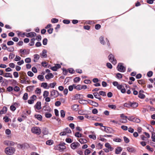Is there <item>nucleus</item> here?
Returning a JSON list of instances; mask_svg holds the SVG:
<instances>
[{
	"label": "nucleus",
	"mask_w": 155,
	"mask_h": 155,
	"mask_svg": "<svg viewBox=\"0 0 155 155\" xmlns=\"http://www.w3.org/2000/svg\"><path fill=\"white\" fill-rule=\"evenodd\" d=\"M15 56V55L14 54L12 53H11L9 55V59H12L14 58Z\"/></svg>",
	"instance_id": "60"
},
{
	"label": "nucleus",
	"mask_w": 155,
	"mask_h": 155,
	"mask_svg": "<svg viewBox=\"0 0 155 155\" xmlns=\"http://www.w3.org/2000/svg\"><path fill=\"white\" fill-rule=\"evenodd\" d=\"M13 90L15 91L18 92L20 91V88L16 86L14 87Z\"/></svg>",
	"instance_id": "58"
},
{
	"label": "nucleus",
	"mask_w": 155,
	"mask_h": 155,
	"mask_svg": "<svg viewBox=\"0 0 155 155\" xmlns=\"http://www.w3.org/2000/svg\"><path fill=\"white\" fill-rule=\"evenodd\" d=\"M109 108L114 110H115L117 108V106L115 105L109 104L108 105Z\"/></svg>",
	"instance_id": "32"
},
{
	"label": "nucleus",
	"mask_w": 155,
	"mask_h": 155,
	"mask_svg": "<svg viewBox=\"0 0 155 155\" xmlns=\"http://www.w3.org/2000/svg\"><path fill=\"white\" fill-rule=\"evenodd\" d=\"M64 130L65 131L66 133L70 134L71 132V131L68 127H67L66 128L64 129Z\"/></svg>",
	"instance_id": "43"
},
{
	"label": "nucleus",
	"mask_w": 155,
	"mask_h": 155,
	"mask_svg": "<svg viewBox=\"0 0 155 155\" xmlns=\"http://www.w3.org/2000/svg\"><path fill=\"white\" fill-rule=\"evenodd\" d=\"M13 74L14 77L15 78H17L18 77L19 75L18 73V72L16 71L14 72H13Z\"/></svg>",
	"instance_id": "62"
},
{
	"label": "nucleus",
	"mask_w": 155,
	"mask_h": 155,
	"mask_svg": "<svg viewBox=\"0 0 155 155\" xmlns=\"http://www.w3.org/2000/svg\"><path fill=\"white\" fill-rule=\"evenodd\" d=\"M150 127L152 129L151 131H150L151 132L152 135L151 138L152 139V141L154 142H155V133L153 132L154 130L153 128L151 126H150Z\"/></svg>",
	"instance_id": "12"
},
{
	"label": "nucleus",
	"mask_w": 155,
	"mask_h": 155,
	"mask_svg": "<svg viewBox=\"0 0 155 155\" xmlns=\"http://www.w3.org/2000/svg\"><path fill=\"white\" fill-rule=\"evenodd\" d=\"M3 119L5 122H7L9 121L10 119L7 116H5L3 117Z\"/></svg>",
	"instance_id": "55"
},
{
	"label": "nucleus",
	"mask_w": 155,
	"mask_h": 155,
	"mask_svg": "<svg viewBox=\"0 0 155 155\" xmlns=\"http://www.w3.org/2000/svg\"><path fill=\"white\" fill-rule=\"evenodd\" d=\"M74 89H76L78 90H80L81 89V85L80 84H78L76 85L74 84Z\"/></svg>",
	"instance_id": "34"
},
{
	"label": "nucleus",
	"mask_w": 155,
	"mask_h": 155,
	"mask_svg": "<svg viewBox=\"0 0 155 155\" xmlns=\"http://www.w3.org/2000/svg\"><path fill=\"white\" fill-rule=\"evenodd\" d=\"M61 67V65L59 64H56L54 66L52 67L51 69L53 71H57L58 69L60 68Z\"/></svg>",
	"instance_id": "14"
},
{
	"label": "nucleus",
	"mask_w": 155,
	"mask_h": 155,
	"mask_svg": "<svg viewBox=\"0 0 155 155\" xmlns=\"http://www.w3.org/2000/svg\"><path fill=\"white\" fill-rule=\"evenodd\" d=\"M79 141L81 143H86L87 142V140L84 138H80Z\"/></svg>",
	"instance_id": "30"
},
{
	"label": "nucleus",
	"mask_w": 155,
	"mask_h": 155,
	"mask_svg": "<svg viewBox=\"0 0 155 155\" xmlns=\"http://www.w3.org/2000/svg\"><path fill=\"white\" fill-rule=\"evenodd\" d=\"M61 103L59 101H56L55 103V105L56 106L58 107L60 105Z\"/></svg>",
	"instance_id": "63"
},
{
	"label": "nucleus",
	"mask_w": 155,
	"mask_h": 155,
	"mask_svg": "<svg viewBox=\"0 0 155 155\" xmlns=\"http://www.w3.org/2000/svg\"><path fill=\"white\" fill-rule=\"evenodd\" d=\"M127 150L129 153H133L135 152V150L134 148L133 147H127Z\"/></svg>",
	"instance_id": "17"
},
{
	"label": "nucleus",
	"mask_w": 155,
	"mask_h": 155,
	"mask_svg": "<svg viewBox=\"0 0 155 155\" xmlns=\"http://www.w3.org/2000/svg\"><path fill=\"white\" fill-rule=\"evenodd\" d=\"M47 51L45 50H43L42 52L40 54L42 56V58H46L47 57Z\"/></svg>",
	"instance_id": "20"
},
{
	"label": "nucleus",
	"mask_w": 155,
	"mask_h": 155,
	"mask_svg": "<svg viewBox=\"0 0 155 155\" xmlns=\"http://www.w3.org/2000/svg\"><path fill=\"white\" fill-rule=\"evenodd\" d=\"M35 92L36 94L40 95L41 93V90L38 88H37L35 90Z\"/></svg>",
	"instance_id": "31"
},
{
	"label": "nucleus",
	"mask_w": 155,
	"mask_h": 155,
	"mask_svg": "<svg viewBox=\"0 0 155 155\" xmlns=\"http://www.w3.org/2000/svg\"><path fill=\"white\" fill-rule=\"evenodd\" d=\"M122 150V149L120 147H117L115 150V153L116 154H118L120 153Z\"/></svg>",
	"instance_id": "23"
},
{
	"label": "nucleus",
	"mask_w": 155,
	"mask_h": 155,
	"mask_svg": "<svg viewBox=\"0 0 155 155\" xmlns=\"http://www.w3.org/2000/svg\"><path fill=\"white\" fill-rule=\"evenodd\" d=\"M35 117L39 120L41 121L42 120V116L40 114H35Z\"/></svg>",
	"instance_id": "29"
},
{
	"label": "nucleus",
	"mask_w": 155,
	"mask_h": 155,
	"mask_svg": "<svg viewBox=\"0 0 155 155\" xmlns=\"http://www.w3.org/2000/svg\"><path fill=\"white\" fill-rule=\"evenodd\" d=\"M105 146L106 147L108 148V149L110 151H112L113 150V148H112L110 144L108 143H107L105 144Z\"/></svg>",
	"instance_id": "24"
},
{
	"label": "nucleus",
	"mask_w": 155,
	"mask_h": 155,
	"mask_svg": "<svg viewBox=\"0 0 155 155\" xmlns=\"http://www.w3.org/2000/svg\"><path fill=\"white\" fill-rule=\"evenodd\" d=\"M3 76L5 78H12L13 77L12 74L10 73H4L3 74Z\"/></svg>",
	"instance_id": "22"
},
{
	"label": "nucleus",
	"mask_w": 155,
	"mask_h": 155,
	"mask_svg": "<svg viewBox=\"0 0 155 155\" xmlns=\"http://www.w3.org/2000/svg\"><path fill=\"white\" fill-rule=\"evenodd\" d=\"M35 40V38H32L31 39L30 42L29 44L30 46H32L34 45Z\"/></svg>",
	"instance_id": "35"
},
{
	"label": "nucleus",
	"mask_w": 155,
	"mask_h": 155,
	"mask_svg": "<svg viewBox=\"0 0 155 155\" xmlns=\"http://www.w3.org/2000/svg\"><path fill=\"white\" fill-rule=\"evenodd\" d=\"M38 79L41 81H44V77L41 75H39L37 77Z\"/></svg>",
	"instance_id": "28"
},
{
	"label": "nucleus",
	"mask_w": 155,
	"mask_h": 155,
	"mask_svg": "<svg viewBox=\"0 0 155 155\" xmlns=\"http://www.w3.org/2000/svg\"><path fill=\"white\" fill-rule=\"evenodd\" d=\"M80 80V78L78 77H76L74 79V81L75 83L78 82Z\"/></svg>",
	"instance_id": "52"
},
{
	"label": "nucleus",
	"mask_w": 155,
	"mask_h": 155,
	"mask_svg": "<svg viewBox=\"0 0 155 155\" xmlns=\"http://www.w3.org/2000/svg\"><path fill=\"white\" fill-rule=\"evenodd\" d=\"M117 87L118 90H120L122 93L124 94L125 93L126 90L122 85L119 84Z\"/></svg>",
	"instance_id": "6"
},
{
	"label": "nucleus",
	"mask_w": 155,
	"mask_h": 155,
	"mask_svg": "<svg viewBox=\"0 0 155 155\" xmlns=\"http://www.w3.org/2000/svg\"><path fill=\"white\" fill-rule=\"evenodd\" d=\"M58 96V92L55 90H53L50 92V96L52 98H55Z\"/></svg>",
	"instance_id": "4"
},
{
	"label": "nucleus",
	"mask_w": 155,
	"mask_h": 155,
	"mask_svg": "<svg viewBox=\"0 0 155 155\" xmlns=\"http://www.w3.org/2000/svg\"><path fill=\"white\" fill-rule=\"evenodd\" d=\"M7 50L8 51H13L14 50V48L13 47L7 48Z\"/></svg>",
	"instance_id": "59"
},
{
	"label": "nucleus",
	"mask_w": 155,
	"mask_h": 155,
	"mask_svg": "<svg viewBox=\"0 0 155 155\" xmlns=\"http://www.w3.org/2000/svg\"><path fill=\"white\" fill-rule=\"evenodd\" d=\"M16 108L15 107L14 105H12L10 107V109L12 111H14L16 110Z\"/></svg>",
	"instance_id": "64"
},
{
	"label": "nucleus",
	"mask_w": 155,
	"mask_h": 155,
	"mask_svg": "<svg viewBox=\"0 0 155 155\" xmlns=\"http://www.w3.org/2000/svg\"><path fill=\"white\" fill-rule=\"evenodd\" d=\"M45 116L46 118H49L52 116V115L51 113H45Z\"/></svg>",
	"instance_id": "41"
},
{
	"label": "nucleus",
	"mask_w": 155,
	"mask_h": 155,
	"mask_svg": "<svg viewBox=\"0 0 155 155\" xmlns=\"http://www.w3.org/2000/svg\"><path fill=\"white\" fill-rule=\"evenodd\" d=\"M41 87L45 89H48L50 88V87L48 85L47 83L43 82L41 84Z\"/></svg>",
	"instance_id": "19"
},
{
	"label": "nucleus",
	"mask_w": 155,
	"mask_h": 155,
	"mask_svg": "<svg viewBox=\"0 0 155 155\" xmlns=\"http://www.w3.org/2000/svg\"><path fill=\"white\" fill-rule=\"evenodd\" d=\"M31 131L34 134L37 135H40L41 133V129L38 127H34L31 128Z\"/></svg>",
	"instance_id": "2"
},
{
	"label": "nucleus",
	"mask_w": 155,
	"mask_h": 155,
	"mask_svg": "<svg viewBox=\"0 0 155 155\" xmlns=\"http://www.w3.org/2000/svg\"><path fill=\"white\" fill-rule=\"evenodd\" d=\"M109 60L113 64H115L117 63V61L114 58V55L112 54H110L108 56Z\"/></svg>",
	"instance_id": "5"
},
{
	"label": "nucleus",
	"mask_w": 155,
	"mask_h": 155,
	"mask_svg": "<svg viewBox=\"0 0 155 155\" xmlns=\"http://www.w3.org/2000/svg\"><path fill=\"white\" fill-rule=\"evenodd\" d=\"M93 95L94 97L96 98H97L99 97H100V94H99L97 92H94L93 93Z\"/></svg>",
	"instance_id": "49"
},
{
	"label": "nucleus",
	"mask_w": 155,
	"mask_h": 155,
	"mask_svg": "<svg viewBox=\"0 0 155 155\" xmlns=\"http://www.w3.org/2000/svg\"><path fill=\"white\" fill-rule=\"evenodd\" d=\"M82 95L80 94H77L74 96L75 99H78L81 98V96Z\"/></svg>",
	"instance_id": "40"
},
{
	"label": "nucleus",
	"mask_w": 155,
	"mask_h": 155,
	"mask_svg": "<svg viewBox=\"0 0 155 155\" xmlns=\"http://www.w3.org/2000/svg\"><path fill=\"white\" fill-rule=\"evenodd\" d=\"M138 97L141 99H143L145 97V96L142 94H139Z\"/></svg>",
	"instance_id": "54"
},
{
	"label": "nucleus",
	"mask_w": 155,
	"mask_h": 155,
	"mask_svg": "<svg viewBox=\"0 0 155 155\" xmlns=\"http://www.w3.org/2000/svg\"><path fill=\"white\" fill-rule=\"evenodd\" d=\"M28 94L27 93H25L23 97V99L24 100H26L28 99Z\"/></svg>",
	"instance_id": "46"
},
{
	"label": "nucleus",
	"mask_w": 155,
	"mask_h": 155,
	"mask_svg": "<svg viewBox=\"0 0 155 155\" xmlns=\"http://www.w3.org/2000/svg\"><path fill=\"white\" fill-rule=\"evenodd\" d=\"M56 84V83L54 82L50 84L49 86L50 87H51V88H54L55 87Z\"/></svg>",
	"instance_id": "44"
},
{
	"label": "nucleus",
	"mask_w": 155,
	"mask_h": 155,
	"mask_svg": "<svg viewBox=\"0 0 155 155\" xmlns=\"http://www.w3.org/2000/svg\"><path fill=\"white\" fill-rule=\"evenodd\" d=\"M104 37L103 36H101L99 38L100 41L101 43L103 45H104L105 43L104 41Z\"/></svg>",
	"instance_id": "39"
},
{
	"label": "nucleus",
	"mask_w": 155,
	"mask_h": 155,
	"mask_svg": "<svg viewBox=\"0 0 155 155\" xmlns=\"http://www.w3.org/2000/svg\"><path fill=\"white\" fill-rule=\"evenodd\" d=\"M13 90V88L12 87L9 86L7 88V91L9 92H11Z\"/></svg>",
	"instance_id": "61"
},
{
	"label": "nucleus",
	"mask_w": 155,
	"mask_h": 155,
	"mask_svg": "<svg viewBox=\"0 0 155 155\" xmlns=\"http://www.w3.org/2000/svg\"><path fill=\"white\" fill-rule=\"evenodd\" d=\"M127 118H122L120 120V121L123 123H126L127 122Z\"/></svg>",
	"instance_id": "50"
},
{
	"label": "nucleus",
	"mask_w": 155,
	"mask_h": 155,
	"mask_svg": "<svg viewBox=\"0 0 155 155\" xmlns=\"http://www.w3.org/2000/svg\"><path fill=\"white\" fill-rule=\"evenodd\" d=\"M3 143L4 145L8 146H14L15 144L14 142L10 140H5L4 142Z\"/></svg>",
	"instance_id": "8"
},
{
	"label": "nucleus",
	"mask_w": 155,
	"mask_h": 155,
	"mask_svg": "<svg viewBox=\"0 0 155 155\" xmlns=\"http://www.w3.org/2000/svg\"><path fill=\"white\" fill-rule=\"evenodd\" d=\"M49 93L48 91H45L43 92V96L44 98L48 97Z\"/></svg>",
	"instance_id": "33"
},
{
	"label": "nucleus",
	"mask_w": 155,
	"mask_h": 155,
	"mask_svg": "<svg viewBox=\"0 0 155 155\" xmlns=\"http://www.w3.org/2000/svg\"><path fill=\"white\" fill-rule=\"evenodd\" d=\"M41 102L40 101H38L35 105V108L38 110H40L41 108Z\"/></svg>",
	"instance_id": "16"
},
{
	"label": "nucleus",
	"mask_w": 155,
	"mask_h": 155,
	"mask_svg": "<svg viewBox=\"0 0 155 155\" xmlns=\"http://www.w3.org/2000/svg\"><path fill=\"white\" fill-rule=\"evenodd\" d=\"M65 144L64 143H61L59 144L60 151L62 152L66 148V147L65 146Z\"/></svg>",
	"instance_id": "10"
},
{
	"label": "nucleus",
	"mask_w": 155,
	"mask_h": 155,
	"mask_svg": "<svg viewBox=\"0 0 155 155\" xmlns=\"http://www.w3.org/2000/svg\"><path fill=\"white\" fill-rule=\"evenodd\" d=\"M117 70L121 72H124L126 71V68L123 66L122 63H119L117 67Z\"/></svg>",
	"instance_id": "3"
},
{
	"label": "nucleus",
	"mask_w": 155,
	"mask_h": 155,
	"mask_svg": "<svg viewBox=\"0 0 155 155\" xmlns=\"http://www.w3.org/2000/svg\"><path fill=\"white\" fill-rule=\"evenodd\" d=\"M8 108L7 107L4 106L3 107L2 109L0 110V117L2 114H4L7 112Z\"/></svg>",
	"instance_id": "11"
},
{
	"label": "nucleus",
	"mask_w": 155,
	"mask_h": 155,
	"mask_svg": "<svg viewBox=\"0 0 155 155\" xmlns=\"http://www.w3.org/2000/svg\"><path fill=\"white\" fill-rule=\"evenodd\" d=\"M99 94L100 95H101L103 96H105L106 95V92L103 91H100L99 92Z\"/></svg>",
	"instance_id": "57"
},
{
	"label": "nucleus",
	"mask_w": 155,
	"mask_h": 155,
	"mask_svg": "<svg viewBox=\"0 0 155 155\" xmlns=\"http://www.w3.org/2000/svg\"><path fill=\"white\" fill-rule=\"evenodd\" d=\"M104 131L107 133H112L113 130L110 127H104Z\"/></svg>",
	"instance_id": "15"
},
{
	"label": "nucleus",
	"mask_w": 155,
	"mask_h": 155,
	"mask_svg": "<svg viewBox=\"0 0 155 155\" xmlns=\"http://www.w3.org/2000/svg\"><path fill=\"white\" fill-rule=\"evenodd\" d=\"M58 21V20L55 18H53L51 20V22L53 23H57Z\"/></svg>",
	"instance_id": "42"
},
{
	"label": "nucleus",
	"mask_w": 155,
	"mask_h": 155,
	"mask_svg": "<svg viewBox=\"0 0 155 155\" xmlns=\"http://www.w3.org/2000/svg\"><path fill=\"white\" fill-rule=\"evenodd\" d=\"M84 153L85 155H87L90 153L91 151L90 150L87 149L85 150Z\"/></svg>",
	"instance_id": "56"
},
{
	"label": "nucleus",
	"mask_w": 155,
	"mask_h": 155,
	"mask_svg": "<svg viewBox=\"0 0 155 155\" xmlns=\"http://www.w3.org/2000/svg\"><path fill=\"white\" fill-rule=\"evenodd\" d=\"M54 143L53 140H47L46 142V144L48 145H52Z\"/></svg>",
	"instance_id": "36"
},
{
	"label": "nucleus",
	"mask_w": 155,
	"mask_h": 155,
	"mask_svg": "<svg viewBox=\"0 0 155 155\" xmlns=\"http://www.w3.org/2000/svg\"><path fill=\"white\" fill-rule=\"evenodd\" d=\"M80 144L78 142H73L71 145V148L73 150H75L80 146Z\"/></svg>",
	"instance_id": "7"
},
{
	"label": "nucleus",
	"mask_w": 155,
	"mask_h": 155,
	"mask_svg": "<svg viewBox=\"0 0 155 155\" xmlns=\"http://www.w3.org/2000/svg\"><path fill=\"white\" fill-rule=\"evenodd\" d=\"M89 137L90 138L94 140H95L96 138V135L94 134L89 135Z\"/></svg>",
	"instance_id": "47"
},
{
	"label": "nucleus",
	"mask_w": 155,
	"mask_h": 155,
	"mask_svg": "<svg viewBox=\"0 0 155 155\" xmlns=\"http://www.w3.org/2000/svg\"><path fill=\"white\" fill-rule=\"evenodd\" d=\"M42 133L44 135H47L48 134L49 132L47 128H44L42 129Z\"/></svg>",
	"instance_id": "25"
},
{
	"label": "nucleus",
	"mask_w": 155,
	"mask_h": 155,
	"mask_svg": "<svg viewBox=\"0 0 155 155\" xmlns=\"http://www.w3.org/2000/svg\"><path fill=\"white\" fill-rule=\"evenodd\" d=\"M138 105V103H136V102H134L133 103H131L130 104V106L133 107V108H135L137 107Z\"/></svg>",
	"instance_id": "37"
},
{
	"label": "nucleus",
	"mask_w": 155,
	"mask_h": 155,
	"mask_svg": "<svg viewBox=\"0 0 155 155\" xmlns=\"http://www.w3.org/2000/svg\"><path fill=\"white\" fill-rule=\"evenodd\" d=\"M88 102L91 105L95 107H97L99 105L96 102L93 101L91 100H88Z\"/></svg>",
	"instance_id": "18"
},
{
	"label": "nucleus",
	"mask_w": 155,
	"mask_h": 155,
	"mask_svg": "<svg viewBox=\"0 0 155 155\" xmlns=\"http://www.w3.org/2000/svg\"><path fill=\"white\" fill-rule=\"evenodd\" d=\"M43 110L45 113H49L51 111V108L49 106H45L43 107Z\"/></svg>",
	"instance_id": "9"
},
{
	"label": "nucleus",
	"mask_w": 155,
	"mask_h": 155,
	"mask_svg": "<svg viewBox=\"0 0 155 155\" xmlns=\"http://www.w3.org/2000/svg\"><path fill=\"white\" fill-rule=\"evenodd\" d=\"M15 150V148L11 147H7L5 150V152L8 155H11L13 154Z\"/></svg>",
	"instance_id": "1"
},
{
	"label": "nucleus",
	"mask_w": 155,
	"mask_h": 155,
	"mask_svg": "<svg viewBox=\"0 0 155 155\" xmlns=\"http://www.w3.org/2000/svg\"><path fill=\"white\" fill-rule=\"evenodd\" d=\"M75 136L79 138L81 137V134L78 132H77L75 133Z\"/></svg>",
	"instance_id": "53"
},
{
	"label": "nucleus",
	"mask_w": 155,
	"mask_h": 155,
	"mask_svg": "<svg viewBox=\"0 0 155 155\" xmlns=\"http://www.w3.org/2000/svg\"><path fill=\"white\" fill-rule=\"evenodd\" d=\"M61 116L62 117H64L65 116V112L63 110H62L60 111Z\"/></svg>",
	"instance_id": "48"
},
{
	"label": "nucleus",
	"mask_w": 155,
	"mask_h": 155,
	"mask_svg": "<svg viewBox=\"0 0 155 155\" xmlns=\"http://www.w3.org/2000/svg\"><path fill=\"white\" fill-rule=\"evenodd\" d=\"M34 61L35 62H36L39 59V56L38 54H35L34 55Z\"/></svg>",
	"instance_id": "27"
},
{
	"label": "nucleus",
	"mask_w": 155,
	"mask_h": 155,
	"mask_svg": "<svg viewBox=\"0 0 155 155\" xmlns=\"http://www.w3.org/2000/svg\"><path fill=\"white\" fill-rule=\"evenodd\" d=\"M78 105L77 104H74L71 107V109L72 110L75 111H77L78 110Z\"/></svg>",
	"instance_id": "26"
},
{
	"label": "nucleus",
	"mask_w": 155,
	"mask_h": 155,
	"mask_svg": "<svg viewBox=\"0 0 155 155\" xmlns=\"http://www.w3.org/2000/svg\"><path fill=\"white\" fill-rule=\"evenodd\" d=\"M30 82V80H21L20 81V82L21 84H26L27 83H29Z\"/></svg>",
	"instance_id": "38"
},
{
	"label": "nucleus",
	"mask_w": 155,
	"mask_h": 155,
	"mask_svg": "<svg viewBox=\"0 0 155 155\" xmlns=\"http://www.w3.org/2000/svg\"><path fill=\"white\" fill-rule=\"evenodd\" d=\"M36 34L34 32H31L29 33H27L25 36L27 37L33 38L35 37L36 36Z\"/></svg>",
	"instance_id": "13"
},
{
	"label": "nucleus",
	"mask_w": 155,
	"mask_h": 155,
	"mask_svg": "<svg viewBox=\"0 0 155 155\" xmlns=\"http://www.w3.org/2000/svg\"><path fill=\"white\" fill-rule=\"evenodd\" d=\"M74 88V84L70 85L68 87V89L70 91H72Z\"/></svg>",
	"instance_id": "45"
},
{
	"label": "nucleus",
	"mask_w": 155,
	"mask_h": 155,
	"mask_svg": "<svg viewBox=\"0 0 155 155\" xmlns=\"http://www.w3.org/2000/svg\"><path fill=\"white\" fill-rule=\"evenodd\" d=\"M54 77V75L51 73H49L45 76V78L47 80H49Z\"/></svg>",
	"instance_id": "21"
},
{
	"label": "nucleus",
	"mask_w": 155,
	"mask_h": 155,
	"mask_svg": "<svg viewBox=\"0 0 155 155\" xmlns=\"http://www.w3.org/2000/svg\"><path fill=\"white\" fill-rule=\"evenodd\" d=\"M21 58L18 56L16 55L14 60L15 61H18L21 60Z\"/></svg>",
	"instance_id": "51"
}]
</instances>
